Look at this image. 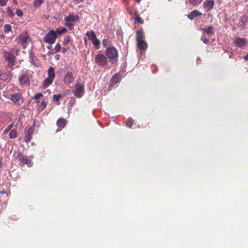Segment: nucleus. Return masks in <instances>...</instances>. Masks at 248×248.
Wrapping results in <instances>:
<instances>
[{
	"instance_id": "obj_1",
	"label": "nucleus",
	"mask_w": 248,
	"mask_h": 248,
	"mask_svg": "<svg viewBox=\"0 0 248 248\" xmlns=\"http://www.w3.org/2000/svg\"><path fill=\"white\" fill-rule=\"evenodd\" d=\"M8 99L16 106H20L24 102V98L21 93H13L9 94Z\"/></svg>"
},
{
	"instance_id": "obj_2",
	"label": "nucleus",
	"mask_w": 248,
	"mask_h": 248,
	"mask_svg": "<svg viewBox=\"0 0 248 248\" xmlns=\"http://www.w3.org/2000/svg\"><path fill=\"white\" fill-rule=\"evenodd\" d=\"M106 53L112 63L116 64L118 62V53L114 47H110L107 49Z\"/></svg>"
},
{
	"instance_id": "obj_3",
	"label": "nucleus",
	"mask_w": 248,
	"mask_h": 248,
	"mask_svg": "<svg viewBox=\"0 0 248 248\" xmlns=\"http://www.w3.org/2000/svg\"><path fill=\"white\" fill-rule=\"evenodd\" d=\"M95 63L98 66L104 67L108 65L107 57L103 54L98 53L94 56Z\"/></svg>"
},
{
	"instance_id": "obj_4",
	"label": "nucleus",
	"mask_w": 248,
	"mask_h": 248,
	"mask_svg": "<svg viewBox=\"0 0 248 248\" xmlns=\"http://www.w3.org/2000/svg\"><path fill=\"white\" fill-rule=\"evenodd\" d=\"M16 159L18 160L19 162V165L21 166L26 164L28 166H31V159L28 158L27 156L24 155L22 153H17L16 155Z\"/></svg>"
},
{
	"instance_id": "obj_5",
	"label": "nucleus",
	"mask_w": 248,
	"mask_h": 248,
	"mask_svg": "<svg viewBox=\"0 0 248 248\" xmlns=\"http://www.w3.org/2000/svg\"><path fill=\"white\" fill-rule=\"evenodd\" d=\"M57 37L56 32L54 30H50L44 37V41L46 43L53 44Z\"/></svg>"
},
{
	"instance_id": "obj_6",
	"label": "nucleus",
	"mask_w": 248,
	"mask_h": 248,
	"mask_svg": "<svg viewBox=\"0 0 248 248\" xmlns=\"http://www.w3.org/2000/svg\"><path fill=\"white\" fill-rule=\"evenodd\" d=\"M4 57L8 61V66L12 68L15 64L16 57L11 52L4 51Z\"/></svg>"
},
{
	"instance_id": "obj_7",
	"label": "nucleus",
	"mask_w": 248,
	"mask_h": 248,
	"mask_svg": "<svg viewBox=\"0 0 248 248\" xmlns=\"http://www.w3.org/2000/svg\"><path fill=\"white\" fill-rule=\"evenodd\" d=\"M29 36L27 32L21 33L19 36L18 43L20 44L23 48H25L27 44L29 43Z\"/></svg>"
},
{
	"instance_id": "obj_8",
	"label": "nucleus",
	"mask_w": 248,
	"mask_h": 248,
	"mask_svg": "<svg viewBox=\"0 0 248 248\" xmlns=\"http://www.w3.org/2000/svg\"><path fill=\"white\" fill-rule=\"evenodd\" d=\"M74 79L73 74L71 72H68L64 76L63 82L70 87V84L74 82Z\"/></svg>"
},
{
	"instance_id": "obj_9",
	"label": "nucleus",
	"mask_w": 248,
	"mask_h": 248,
	"mask_svg": "<svg viewBox=\"0 0 248 248\" xmlns=\"http://www.w3.org/2000/svg\"><path fill=\"white\" fill-rule=\"evenodd\" d=\"M19 81L20 85L22 87L29 86L30 85L29 78L25 74H23L19 77Z\"/></svg>"
},
{
	"instance_id": "obj_10",
	"label": "nucleus",
	"mask_w": 248,
	"mask_h": 248,
	"mask_svg": "<svg viewBox=\"0 0 248 248\" xmlns=\"http://www.w3.org/2000/svg\"><path fill=\"white\" fill-rule=\"evenodd\" d=\"M214 5V1L213 0H206L203 4V8L205 11L208 12L210 11Z\"/></svg>"
},
{
	"instance_id": "obj_11",
	"label": "nucleus",
	"mask_w": 248,
	"mask_h": 248,
	"mask_svg": "<svg viewBox=\"0 0 248 248\" xmlns=\"http://www.w3.org/2000/svg\"><path fill=\"white\" fill-rule=\"evenodd\" d=\"M84 93V87L82 85H78L76 86V89L74 92L75 96L78 98L81 97Z\"/></svg>"
},
{
	"instance_id": "obj_12",
	"label": "nucleus",
	"mask_w": 248,
	"mask_h": 248,
	"mask_svg": "<svg viewBox=\"0 0 248 248\" xmlns=\"http://www.w3.org/2000/svg\"><path fill=\"white\" fill-rule=\"evenodd\" d=\"M66 121L63 118H59L57 122V125L59 127V128L56 130V132H58L61 131L66 124Z\"/></svg>"
},
{
	"instance_id": "obj_13",
	"label": "nucleus",
	"mask_w": 248,
	"mask_h": 248,
	"mask_svg": "<svg viewBox=\"0 0 248 248\" xmlns=\"http://www.w3.org/2000/svg\"><path fill=\"white\" fill-rule=\"evenodd\" d=\"M79 19V16L78 15L73 14L72 15H69L68 16L65 17L64 20L66 22H75L76 21L78 20Z\"/></svg>"
},
{
	"instance_id": "obj_14",
	"label": "nucleus",
	"mask_w": 248,
	"mask_h": 248,
	"mask_svg": "<svg viewBox=\"0 0 248 248\" xmlns=\"http://www.w3.org/2000/svg\"><path fill=\"white\" fill-rule=\"evenodd\" d=\"M137 45L140 50H144L147 49L148 45L145 40L137 41Z\"/></svg>"
},
{
	"instance_id": "obj_15",
	"label": "nucleus",
	"mask_w": 248,
	"mask_h": 248,
	"mask_svg": "<svg viewBox=\"0 0 248 248\" xmlns=\"http://www.w3.org/2000/svg\"><path fill=\"white\" fill-rule=\"evenodd\" d=\"M136 40V41L145 40V35L142 29L137 31Z\"/></svg>"
},
{
	"instance_id": "obj_16",
	"label": "nucleus",
	"mask_w": 248,
	"mask_h": 248,
	"mask_svg": "<svg viewBox=\"0 0 248 248\" xmlns=\"http://www.w3.org/2000/svg\"><path fill=\"white\" fill-rule=\"evenodd\" d=\"M120 81V76L119 74H115L111 78L110 81V85L114 86Z\"/></svg>"
},
{
	"instance_id": "obj_17",
	"label": "nucleus",
	"mask_w": 248,
	"mask_h": 248,
	"mask_svg": "<svg viewBox=\"0 0 248 248\" xmlns=\"http://www.w3.org/2000/svg\"><path fill=\"white\" fill-rule=\"evenodd\" d=\"M248 21V17L245 16H242L239 19V21L238 23V26L243 29L245 26L246 23Z\"/></svg>"
},
{
	"instance_id": "obj_18",
	"label": "nucleus",
	"mask_w": 248,
	"mask_h": 248,
	"mask_svg": "<svg viewBox=\"0 0 248 248\" xmlns=\"http://www.w3.org/2000/svg\"><path fill=\"white\" fill-rule=\"evenodd\" d=\"M202 15V13L199 12L197 10H193V11L191 12L190 13V14H189L188 15H187V17L190 19V20H192L195 17H196L197 16H200Z\"/></svg>"
},
{
	"instance_id": "obj_19",
	"label": "nucleus",
	"mask_w": 248,
	"mask_h": 248,
	"mask_svg": "<svg viewBox=\"0 0 248 248\" xmlns=\"http://www.w3.org/2000/svg\"><path fill=\"white\" fill-rule=\"evenodd\" d=\"M234 43L236 46L240 47H243L246 44V40L241 38H237L236 40L234 41Z\"/></svg>"
},
{
	"instance_id": "obj_20",
	"label": "nucleus",
	"mask_w": 248,
	"mask_h": 248,
	"mask_svg": "<svg viewBox=\"0 0 248 248\" xmlns=\"http://www.w3.org/2000/svg\"><path fill=\"white\" fill-rule=\"evenodd\" d=\"M47 104V102L45 100H43L38 104L37 107V110L38 112H40L46 108Z\"/></svg>"
},
{
	"instance_id": "obj_21",
	"label": "nucleus",
	"mask_w": 248,
	"mask_h": 248,
	"mask_svg": "<svg viewBox=\"0 0 248 248\" xmlns=\"http://www.w3.org/2000/svg\"><path fill=\"white\" fill-rule=\"evenodd\" d=\"M54 79L47 77L44 81V83L42 84V87L43 88H46L48 87L53 81Z\"/></svg>"
},
{
	"instance_id": "obj_22",
	"label": "nucleus",
	"mask_w": 248,
	"mask_h": 248,
	"mask_svg": "<svg viewBox=\"0 0 248 248\" xmlns=\"http://www.w3.org/2000/svg\"><path fill=\"white\" fill-rule=\"evenodd\" d=\"M48 77L52 79H54L55 77V73L54 69L53 67H50L48 69L47 72Z\"/></svg>"
},
{
	"instance_id": "obj_23",
	"label": "nucleus",
	"mask_w": 248,
	"mask_h": 248,
	"mask_svg": "<svg viewBox=\"0 0 248 248\" xmlns=\"http://www.w3.org/2000/svg\"><path fill=\"white\" fill-rule=\"evenodd\" d=\"M43 96V94L42 93H37L33 96L31 97V99L32 100H36L35 103L37 104V106L39 104L40 102L39 100V99L41 97H42Z\"/></svg>"
},
{
	"instance_id": "obj_24",
	"label": "nucleus",
	"mask_w": 248,
	"mask_h": 248,
	"mask_svg": "<svg viewBox=\"0 0 248 248\" xmlns=\"http://www.w3.org/2000/svg\"><path fill=\"white\" fill-rule=\"evenodd\" d=\"M202 30L208 34H214V31L212 26H209L207 28H204Z\"/></svg>"
},
{
	"instance_id": "obj_25",
	"label": "nucleus",
	"mask_w": 248,
	"mask_h": 248,
	"mask_svg": "<svg viewBox=\"0 0 248 248\" xmlns=\"http://www.w3.org/2000/svg\"><path fill=\"white\" fill-rule=\"evenodd\" d=\"M57 33V36L58 35H61L64 32L67 31V29L64 27H59L58 28L56 31H55Z\"/></svg>"
},
{
	"instance_id": "obj_26",
	"label": "nucleus",
	"mask_w": 248,
	"mask_h": 248,
	"mask_svg": "<svg viewBox=\"0 0 248 248\" xmlns=\"http://www.w3.org/2000/svg\"><path fill=\"white\" fill-rule=\"evenodd\" d=\"M86 35L89 36V39L91 40H93L96 37V34L93 31H88L86 33Z\"/></svg>"
},
{
	"instance_id": "obj_27",
	"label": "nucleus",
	"mask_w": 248,
	"mask_h": 248,
	"mask_svg": "<svg viewBox=\"0 0 248 248\" xmlns=\"http://www.w3.org/2000/svg\"><path fill=\"white\" fill-rule=\"evenodd\" d=\"M17 136V131L16 129H13L11 131L9 134L10 139H14Z\"/></svg>"
},
{
	"instance_id": "obj_28",
	"label": "nucleus",
	"mask_w": 248,
	"mask_h": 248,
	"mask_svg": "<svg viewBox=\"0 0 248 248\" xmlns=\"http://www.w3.org/2000/svg\"><path fill=\"white\" fill-rule=\"evenodd\" d=\"M135 21L140 24H143L144 23L143 20L137 14H135Z\"/></svg>"
},
{
	"instance_id": "obj_29",
	"label": "nucleus",
	"mask_w": 248,
	"mask_h": 248,
	"mask_svg": "<svg viewBox=\"0 0 248 248\" xmlns=\"http://www.w3.org/2000/svg\"><path fill=\"white\" fill-rule=\"evenodd\" d=\"M43 2V0H35L33 2V5L36 8L39 7Z\"/></svg>"
},
{
	"instance_id": "obj_30",
	"label": "nucleus",
	"mask_w": 248,
	"mask_h": 248,
	"mask_svg": "<svg viewBox=\"0 0 248 248\" xmlns=\"http://www.w3.org/2000/svg\"><path fill=\"white\" fill-rule=\"evenodd\" d=\"M4 30L5 32H9L10 31L12 32V27L9 24L5 25L4 27Z\"/></svg>"
},
{
	"instance_id": "obj_31",
	"label": "nucleus",
	"mask_w": 248,
	"mask_h": 248,
	"mask_svg": "<svg viewBox=\"0 0 248 248\" xmlns=\"http://www.w3.org/2000/svg\"><path fill=\"white\" fill-rule=\"evenodd\" d=\"M133 124V120L131 118H129L126 121V125L129 127H131Z\"/></svg>"
},
{
	"instance_id": "obj_32",
	"label": "nucleus",
	"mask_w": 248,
	"mask_h": 248,
	"mask_svg": "<svg viewBox=\"0 0 248 248\" xmlns=\"http://www.w3.org/2000/svg\"><path fill=\"white\" fill-rule=\"evenodd\" d=\"M92 42L95 46H98L100 44V41L96 38V37L92 40Z\"/></svg>"
},
{
	"instance_id": "obj_33",
	"label": "nucleus",
	"mask_w": 248,
	"mask_h": 248,
	"mask_svg": "<svg viewBox=\"0 0 248 248\" xmlns=\"http://www.w3.org/2000/svg\"><path fill=\"white\" fill-rule=\"evenodd\" d=\"M7 15L8 16L13 17L14 16V13L12 10H11L9 8L7 9Z\"/></svg>"
},
{
	"instance_id": "obj_34",
	"label": "nucleus",
	"mask_w": 248,
	"mask_h": 248,
	"mask_svg": "<svg viewBox=\"0 0 248 248\" xmlns=\"http://www.w3.org/2000/svg\"><path fill=\"white\" fill-rule=\"evenodd\" d=\"M70 42V38L69 36H67L64 39L63 44L64 45H67Z\"/></svg>"
},
{
	"instance_id": "obj_35",
	"label": "nucleus",
	"mask_w": 248,
	"mask_h": 248,
	"mask_svg": "<svg viewBox=\"0 0 248 248\" xmlns=\"http://www.w3.org/2000/svg\"><path fill=\"white\" fill-rule=\"evenodd\" d=\"M61 97V94H54L53 96V100L54 101L58 102Z\"/></svg>"
},
{
	"instance_id": "obj_36",
	"label": "nucleus",
	"mask_w": 248,
	"mask_h": 248,
	"mask_svg": "<svg viewBox=\"0 0 248 248\" xmlns=\"http://www.w3.org/2000/svg\"><path fill=\"white\" fill-rule=\"evenodd\" d=\"M16 15L19 17H22L23 16V12L20 9H17L16 11Z\"/></svg>"
},
{
	"instance_id": "obj_37",
	"label": "nucleus",
	"mask_w": 248,
	"mask_h": 248,
	"mask_svg": "<svg viewBox=\"0 0 248 248\" xmlns=\"http://www.w3.org/2000/svg\"><path fill=\"white\" fill-rule=\"evenodd\" d=\"M61 49V46L60 44L58 43L54 47V50L56 52H58Z\"/></svg>"
},
{
	"instance_id": "obj_38",
	"label": "nucleus",
	"mask_w": 248,
	"mask_h": 248,
	"mask_svg": "<svg viewBox=\"0 0 248 248\" xmlns=\"http://www.w3.org/2000/svg\"><path fill=\"white\" fill-rule=\"evenodd\" d=\"M31 135H26L25 137V141L27 143L29 142L31 139Z\"/></svg>"
},
{
	"instance_id": "obj_39",
	"label": "nucleus",
	"mask_w": 248,
	"mask_h": 248,
	"mask_svg": "<svg viewBox=\"0 0 248 248\" xmlns=\"http://www.w3.org/2000/svg\"><path fill=\"white\" fill-rule=\"evenodd\" d=\"M34 132V128L33 127H30L28 130V135L32 136Z\"/></svg>"
},
{
	"instance_id": "obj_40",
	"label": "nucleus",
	"mask_w": 248,
	"mask_h": 248,
	"mask_svg": "<svg viewBox=\"0 0 248 248\" xmlns=\"http://www.w3.org/2000/svg\"><path fill=\"white\" fill-rule=\"evenodd\" d=\"M8 0H0V6H4L7 4Z\"/></svg>"
},
{
	"instance_id": "obj_41",
	"label": "nucleus",
	"mask_w": 248,
	"mask_h": 248,
	"mask_svg": "<svg viewBox=\"0 0 248 248\" xmlns=\"http://www.w3.org/2000/svg\"><path fill=\"white\" fill-rule=\"evenodd\" d=\"M201 40L205 44H207L209 41V39L205 37H202L201 38Z\"/></svg>"
},
{
	"instance_id": "obj_42",
	"label": "nucleus",
	"mask_w": 248,
	"mask_h": 248,
	"mask_svg": "<svg viewBox=\"0 0 248 248\" xmlns=\"http://www.w3.org/2000/svg\"><path fill=\"white\" fill-rule=\"evenodd\" d=\"M13 126V124H11L9 125L5 129V132H7L9 131Z\"/></svg>"
},
{
	"instance_id": "obj_43",
	"label": "nucleus",
	"mask_w": 248,
	"mask_h": 248,
	"mask_svg": "<svg viewBox=\"0 0 248 248\" xmlns=\"http://www.w3.org/2000/svg\"><path fill=\"white\" fill-rule=\"evenodd\" d=\"M69 49V47H63L62 49V52L64 53H65L68 49Z\"/></svg>"
},
{
	"instance_id": "obj_44",
	"label": "nucleus",
	"mask_w": 248,
	"mask_h": 248,
	"mask_svg": "<svg viewBox=\"0 0 248 248\" xmlns=\"http://www.w3.org/2000/svg\"><path fill=\"white\" fill-rule=\"evenodd\" d=\"M77 3H79L80 2H82L84 0H74Z\"/></svg>"
},
{
	"instance_id": "obj_45",
	"label": "nucleus",
	"mask_w": 248,
	"mask_h": 248,
	"mask_svg": "<svg viewBox=\"0 0 248 248\" xmlns=\"http://www.w3.org/2000/svg\"><path fill=\"white\" fill-rule=\"evenodd\" d=\"M65 25L66 26H67V27H72V26H73L72 25V24H70V23H66L65 24Z\"/></svg>"
},
{
	"instance_id": "obj_46",
	"label": "nucleus",
	"mask_w": 248,
	"mask_h": 248,
	"mask_svg": "<svg viewBox=\"0 0 248 248\" xmlns=\"http://www.w3.org/2000/svg\"><path fill=\"white\" fill-rule=\"evenodd\" d=\"M244 59L246 61H248V54L244 57Z\"/></svg>"
},
{
	"instance_id": "obj_47",
	"label": "nucleus",
	"mask_w": 248,
	"mask_h": 248,
	"mask_svg": "<svg viewBox=\"0 0 248 248\" xmlns=\"http://www.w3.org/2000/svg\"><path fill=\"white\" fill-rule=\"evenodd\" d=\"M15 52H16V55H17L18 53L19 52V50H18L17 49H15Z\"/></svg>"
},
{
	"instance_id": "obj_48",
	"label": "nucleus",
	"mask_w": 248,
	"mask_h": 248,
	"mask_svg": "<svg viewBox=\"0 0 248 248\" xmlns=\"http://www.w3.org/2000/svg\"><path fill=\"white\" fill-rule=\"evenodd\" d=\"M13 2L16 4H17V0H13Z\"/></svg>"
},
{
	"instance_id": "obj_49",
	"label": "nucleus",
	"mask_w": 248,
	"mask_h": 248,
	"mask_svg": "<svg viewBox=\"0 0 248 248\" xmlns=\"http://www.w3.org/2000/svg\"><path fill=\"white\" fill-rule=\"evenodd\" d=\"M135 0L137 2H140L141 1V0Z\"/></svg>"
}]
</instances>
